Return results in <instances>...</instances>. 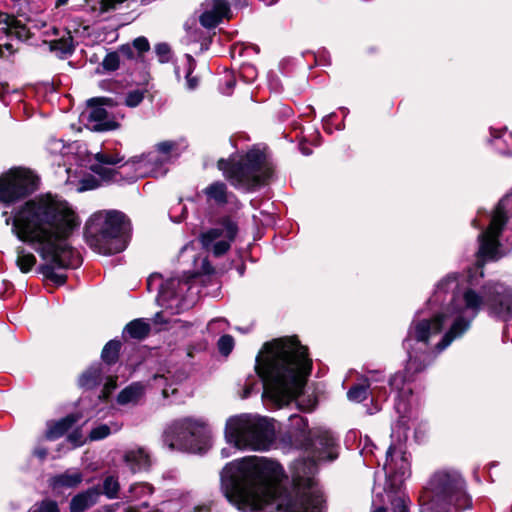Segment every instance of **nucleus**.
Here are the masks:
<instances>
[{"instance_id": "obj_1", "label": "nucleus", "mask_w": 512, "mask_h": 512, "mask_svg": "<svg viewBox=\"0 0 512 512\" xmlns=\"http://www.w3.org/2000/svg\"><path fill=\"white\" fill-rule=\"evenodd\" d=\"M512 208V192L505 195L486 215L489 225L478 235L477 265L466 273L452 272L434 286L425 304L427 312L418 316L410 331L412 364L429 363L437 352H444L453 342L462 339L472 328L482 309L495 320H512V286L501 281L483 282V264L506 254L500 241Z\"/></svg>"}, {"instance_id": "obj_2", "label": "nucleus", "mask_w": 512, "mask_h": 512, "mask_svg": "<svg viewBox=\"0 0 512 512\" xmlns=\"http://www.w3.org/2000/svg\"><path fill=\"white\" fill-rule=\"evenodd\" d=\"M12 233L30 245L43 263L39 272L57 286L66 282L67 276L58 270L80 265V256L67 239L78 226L77 216L67 202L50 195L37 197L15 207L9 216L2 214Z\"/></svg>"}, {"instance_id": "obj_3", "label": "nucleus", "mask_w": 512, "mask_h": 512, "mask_svg": "<svg viewBox=\"0 0 512 512\" xmlns=\"http://www.w3.org/2000/svg\"><path fill=\"white\" fill-rule=\"evenodd\" d=\"M312 360L308 349L296 337H282L264 343L255 360V371L261 380L248 377L242 399L263 388L262 398L273 408H282L302 392L310 375Z\"/></svg>"}, {"instance_id": "obj_4", "label": "nucleus", "mask_w": 512, "mask_h": 512, "mask_svg": "<svg viewBox=\"0 0 512 512\" xmlns=\"http://www.w3.org/2000/svg\"><path fill=\"white\" fill-rule=\"evenodd\" d=\"M282 466L265 457L248 456L228 463L221 472L226 499L241 511L262 509L276 501L282 481Z\"/></svg>"}, {"instance_id": "obj_5", "label": "nucleus", "mask_w": 512, "mask_h": 512, "mask_svg": "<svg viewBox=\"0 0 512 512\" xmlns=\"http://www.w3.org/2000/svg\"><path fill=\"white\" fill-rule=\"evenodd\" d=\"M291 426L305 441L306 458L293 464V481L297 487L307 486L308 490L289 502L284 512H322V494L313 488V475L317 471V463L333 461L337 458L336 440L332 433L322 427L308 429L305 418L290 416Z\"/></svg>"}, {"instance_id": "obj_6", "label": "nucleus", "mask_w": 512, "mask_h": 512, "mask_svg": "<svg viewBox=\"0 0 512 512\" xmlns=\"http://www.w3.org/2000/svg\"><path fill=\"white\" fill-rule=\"evenodd\" d=\"M471 505L466 482L454 470L433 473L420 497L421 512H452L468 509Z\"/></svg>"}, {"instance_id": "obj_7", "label": "nucleus", "mask_w": 512, "mask_h": 512, "mask_svg": "<svg viewBox=\"0 0 512 512\" xmlns=\"http://www.w3.org/2000/svg\"><path fill=\"white\" fill-rule=\"evenodd\" d=\"M85 230L87 243L94 251L112 255L127 247L131 226L121 212L100 211L89 218Z\"/></svg>"}, {"instance_id": "obj_8", "label": "nucleus", "mask_w": 512, "mask_h": 512, "mask_svg": "<svg viewBox=\"0 0 512 512\" xmlns=\"http://www.w3.org/2000/svg\"><path fill=\"white\" fill-rule=\"evenodd\" d=\"M424 312H427V309L425 307L416 312L408 328L407 336L403 341V346L408 354L405 370L396 372L388 380V384L391 391H394L396 393L395 410L399 415V419L392 427V437L396 436L399 442L405 441L407 439V431L409 429L408 422L410 416L408 414L410 412V409L408 399L412 395V388L410 386V382L412 381L413 377L416 374L421 373L425 369H427L435 361V359L442 353L437 352L433 359L429 361V363H420V365L424 364L423 367H418L417 365L412 364L413 351L410 343L408 342L410 338V331L418 316ZM418 356V358H420L419 360H421L423 357L421 355Z\"/></svg>"}, {"instance_id": "obj_9", "label": "nucleus", "mask_w": 512, "mask_h": 512, "mask_svg": "<svg viewBox=\"0 0 512 512\" xmlns=\"http://www.w3.org/2000/svg\"><path fill=\"white\" fill-rule=\"evenodd\" d=\"M225 440L238 450H267L274 440L269 419L256 414H239L226 420Z\"/></svg>"}, {"instance_id": "obj_10", "label": "nucleus", "mask_w": 512, "mask_h": 512, "mask_svg": "<svg viewBox=\"0 0 512 512\" xmlns=\"http://www.w3.org/2000/svg\"><path fill=\"white\" fill-rule=\"evenodd\" d=\"M218 168L237 189L253 190L265 184L273 174L272 166L267 162L260 149H251L239 159H220Z\"/></svg>"}, {"instance_id": "obj_11", "label": "nucleus", "mask_w": 512, "mask_h": 512, "mask_svg": "<svg viewBox=\"0 0 512 512\" xmlns=\"http://www.w3.org/2000/svg\"><path fill=\"white\" fill-rule=\"evenodd\" d=\"M196 275L184 273L183 277H171L161 281L158 274H152L147 279L148 290L159 289L158 304L172 314H178L194 306L199 289L195 285Z\"/></svg>"}, {"instance_id": "obj_12", "label": "nucleus", "mask_w": 512, "mask_h": 512, "mask_svg": "<svg viewBox=\"0 0 512 512\" xmlns=\"http://www.w3.org/2000/svg\"><path fill=\"white\" fill-rule=\"evenodd\" d=\"M211 431L203 418L184 417L171 422L164 431L163 442L170 450L202 453Z\"/></svg>"}, {"instance_id": "obj_13", "label": "nucleus", "mask_w": 512, "mask_h": 512, "mask_svg": "<svg viewBox=\"0 0 512 512\" xmlns=\"http://www.w3.org/2000/svg\"><path fill=\"white\" fill-rule=\"evenodd\" d=\"M37 177L27 169L13 168L0 176V202L10 205L37 189Z\"/></svg>"}, {"instance_id": "obj_14", "label": "nucleus", "mask_w": 512, "mask_h": 512, "mask_svg": "<svg viewBox=\"0 0 512 512\" xmlns=\"http://www.w3.org/2000/svg\"><path fill=\"white\" fill-rule=\"evenodd\" d=\"M238 231L237 221L230 216H224L200 235V242L207 252L220 257L229 251Z\"/></svg>"}, {"instance_id": "obj_15", "label": "nucleus", "mask_w": 512, "mask_h": 512, "mask_svg": "<svg viewBox=\"0 0 512 512\" xmlns=\"http://www.w3.org/2000/svg\"><path fill=\"white\" fill-rule=\"evenodd\" d=\"M176 143L174 141H163L156 145V153H149L140 157H134L125 162L123 166L135 170V175L129 178L133 182L138 177L151 175L153 177H162L167 173L166 164L169 161V153L174 150Z\"/></svg>"}, {"instance_id": "obj_16", "label": "nucleus", "mask_w": 512, "mask_h": 512, "mask_svg": "<svg viewBox=\"0 0 512 512\" xmlns=\"http://www.w3.org/2000/svg\"><path fill=\"white\" fill-rule=\"evenodd\" d=\"M386 475L385 491L396 492L402 483L410 476V462L401 445L392 444L386 452L383 466Z\"/></svg>"}, {"instance_id": "obj_17", "label": "nucleus", "mask_w": 512, "mask_h": 512, "mask_svg": "<svg viewBox=\"0 0 512 512\" xmlns=\"http://www.w3.org/2000/svg\"><path fill=\"white\" fill-rule=\"evenodd\" d=\"M87 127L92 131H111L119 127V123L108 114L105 107H113L117 102L108 97L92 98L88 100Z\"/></svg>"}, {"instance_id": "obj_18", "label": "nucleus", "mask_w": 512, "mask_h": 512, "mask_svg": "<svg viewBox=\"0 0 512 512\" xmlns=\"http://www.w3.org/2000/svg\"><path fill=\"white\" fill-rule=\"evenodd\" d=\"M95 162L90 164L92 172L105 182L118 183L121 181L119 171L114 167L124 160L118 152L102 150L94 155Z\"/></svg>"}, {"instance_id": "obj_19", "label": "nucleus", "mask_w": 512, "mask_h": 512, "mask_svg": "<svg viewBox=\"0 0 512 512\" xmlns=\"http://www.w3.org/2000/svg\"><path fill=\"white\" fill-rule=\"evenodd\" d=\"M207 201L213 202L217 206H224L230 204L233 208L238 209L240 203L233 193L227 191L225 183L216 181L208 185L203 190Z\"/></svg>"}, {"instance_id": "obj_20", "label": "nucleus", "mask_w": 512, "mask_h": 512, "mask_svg": "<svg viewBox=\"0 0 512 512\" xmlns=\"http://www.w3.org/2000/svg\"><path fill=\"white\" fill-rule=\"evenodd\" d=\"M230 7L225 0H213L200 16V23L205 28L216 27L224 17H229Z\"/></svg>"}, {"instance_id": "obj_21", "label": "nucleus", "mask_w": 512, "mask_h": 512, "mask_svg": "<svg viewBox=\"0 0 512 512\" xmlns=\"http://www.w3.org/2000/svg\"><path fill=\"white\" fill-rule=\"evenodd\" d=\"M363 382L370 389V397L372 401L376 402L375 410H380L378 402L386 401L388 397L384 374L381 371H368L363 379Z\"/></svg>"}, {"instance_id": "obj_22", "label": "nucleus", "mask_w": 512, "mask_h": 512, "mask_svg": "<svg viewBox=\"0 0 512 512\" xmlns=\"http://www.w3.org/2000/svg\"><path fill=\"white\" fill-rule=\"evenodd\" d=\"M123 461L132 473L146 470L151 464L150 455L143 447L127 449L124 452Z\"/></svg>"}, {"instance_id": "obj_23", "label": "nucleus", "mask_w": 512, "mask_h": 512, "mask_svg": "<svg viewBox=\"0 0 512 512\" xmlns=\"http://www.w3.org/2000/svg\"><path fill=\"white\" fill-rule=\"evenodd\" d=\"M100 495L101 490L98 487H92L77 494L71 500V512H84L98 502Z\"/></svg>"}, {"instance_id": "obj_24", "label": "nucleus", "mask_w": 512, "mask_h": 512, "mask_svg": "<svg viewBox=\"0 0 512 512\" xmlns=\"http://www.w3.org/2000/svg\"><path fill=\"white\" fill-rule=\"evenodd\" d=\"M146 386L141 382H133L125 387L117 396L119 405H137L144 397Z\"/></svg>"}, {"instance_id": "obj_25", "label": "nucleus", "mask_w": 512, "mask_h": 512, "mask_svg": "<svg viewBox=\"0 0 512 512\" xmlns=\"http://www.w3.org/2000/svg\"><path fill=\"white\" fill-rule=\"evenodd\" d=\"M83 480L82 473L77 469H68L63 473L57 474L50 479V485L53 489L74 488Z\"/></svg>"}, {"instance_id": "obj_26", "label": "nucleus", "mask_w": 512, "mask_h": 512, "mask_svg": "<svg viewBox=\"0 0 512 512\" xmlns=\"http://www.w3.org/2000/svg\"><path fill=\"white\" fill-rule=\"evenodd\" d=\"M78 420L74 414H70L58 421H51L47 423L45 437L48 440H56L63 436Z\"/></svg>"}, {"instance_id": "obj_27", "label": "nucleus", "mask_w": 512, "mask_h": 512, "mask_svg": "<svg viewBox=\"0 0 512 512\" xmlns=\"http://www.w3.org/2000/svg\"><path fill=\"white\" fill-rule=\"evenodd\" d=\"M21 30H24L23 27L17 25V21L14 17L6 14L0 13V41L4 36H8L10 34H16L18 37H21ZM2 46L11 52L12 45L9 43H0V56H3Z\"/></svg>"}, {"instance_id": "obj_28", "label": "nucleus", "mask_w": 512, "mask_h": 512, "mask_svg": "<svg viewBox=\"0 0 512 512\" xmlns=\"http://www.w3.org/2000/svg\"><path fill=\"white\" fill-rule=\"evenodd\" d=\"M195 68V61L192 56L186 54L183 63V69L180 66L175 67V75L178 80L181 78V74L184 75L186 79V89L194 90L198 86V78L192 76V72Z\"/></svg>"}, {"instance_id": "obj_29", "label": "nucleus", "mask_w": 512, "mask_h": 512, "mask_svg": "<svg viewBox=\"0 0 512 512\" xmlns=\"http://www.w3.org/2000/svg\"><path fill=\"white\" fill-rule=\"evenodd\" d=\"M102 380L101 364L90 366L79 378V385L85 389H92Z\"/></svg>"}, {"instance_id": "obj_30", "label": "nucleus", "mask_w": 512, "mask_h": 512, "mask_svg": "<svg viewBox=\"0 0 512 512\" xmlns=\"http://www.w3.org/2000/svg\"><path fill=\"white\" fill-rule=\"evenodd\" d=\"M16 265L22 273H28L36 264V257L33 253L26 251L23 247L16 250Z\"/></svg>"}, {"instance_id": "obj_31", "label": "nucleus", "mask_w": 512, "mask_h": 512, "mask_svg": "<svg viewBox=\"0 0 512 512\" xmlns=\"http://www.w3.org/2000/svg\"><path fill=\"white\" fill-rule=\"evenodd\" d=\"M150 331L149 323L144 321L143 319H135L128 323L125 327V332H127L130 337L135 339H143L145 338Z\"/></svg>"}, {"instance_id": "obj_32", "label": "nucleus", "mask_w": 512, "mask_h": 512, "mask_svg": "<svg viewBox=\"0 0 512 512\" xmlns=\"http://www.w3.org/2000/svg\"><path fill=\"white\" fill-rule=\"evenodd\" d=\"M121 429V425L118 423L100 424L90 431L89 439L91 441H98L108 437L112 432H118Z\"/></svg>"}, {"instance_id": "obj_33", "label": "nucleus", "mask_w": 512, "mask_h": 512, "mask_svg": "<svg viewBox=\"0 0 512 512\" xmlns=\"http://www.w3.org/2000/svg\"><path fill=\"white\" fill-rule=\"evenodd\" d=\"M121 342L110 340L103 348L101 353L102 360L107 364H113L118 360Z\"/></svg>"}, {"instance_id": "obj_34", "label": "nucleus", "mask_w": 512, "mask_h": 512, "mask_svg": "<svg viewBox=\"0 0 512 512\" xmlns=\"http://www.w3.org/2000/svg\"><path fill=\"white\" fill-rule=\"evenodd\" d=\"M119 490H120V483L116 476L108 475L104 478L101 493H103L107 498H109V499L117 498Z\"/></svg>"}, {"instance_id": "obj_35", "label": "nucleus", "mask_w": 512, "mask_h": 512, "mask_svg": "<svg viewBox=\"0 0 512 512\" xmlns=\"http://www.w3.org/2000/svg\"><path fill=\"white\" fill-rule=\"evenodd\" d=\"M129 495L126 497L130 500H140L153 493V487L148 483L132 484L128 490Z\"/></svg>"}, {"instance_id": "obj_36", "label": "nucleus", "mask_w": 512, "mask_h": 512, "mask_svg": "<svg viewBox=\"0 0 512 512\" xmlns=\"http://www.w3.org/2000/svg\"><path fill=\"white\" fill-rule=\"evenodd\" d=\"M370 396V389L363 382L353 385L347 392V397L352 402L360 403Z\"/></svg>"}, {"instance_id": "obj_37", "label": "nucleus", "mask_w": 512, "mask_h": 512, "mask_svg": "<svg viewBox=\"0 0 512 512\" xmlns=\"http://www.w3.org/2000/svg\"><path fill=\"white\" fill-rule=\"evenodd\" d=\"M51 49L55 51H59L61 54H71L73 52V40L70 33H67V36H63L61 39L53 41L51 44Z\"/></svg>"}, {"instance_id": "obj_38", "label": "nucleus", "mask_w": 512, "mask_h": 512, "mask_svg": "<svg viewBox=\"0 0 512 512\" xmlns=\"http://www.w3.org/2000/svg\"><path fill=\"white\" fill-rule=\"evenodd\" d=\"M145 97V92L142 90H133L127 93L124 103L130 108H135L141 104Z\"/></svg>"}, {"instance_id": "obj_39", "label": "nucleus", "mask_w": 512, "mask_h": 512, "mask_svg": "<svg viewBox=\"0 0 512 512\" xmlns=\"http://www.w3.org/2000/svg\"><path fill=\"white\" fill-rule=\"evenodd\" d=\"M217 345L219 352L224 356H228L234 348V339L230 335H223L218 340Z\"/></svg>"}, {"instance_id": "obj_40", "label": "nucleus", "mask_w": 512, "mask_h": 512, "mask_svg": "<svg viewBox=\"0 0 512 512\" xmlns=\"http://www.w3.org/2000/svg\"><path fill=\"white\" fill-rule=\"evenodd\" d=\"M119 64L120 56L117 52L108 53L102 62L103 68L107 71H115L119 68Z\"/></svg>"}, {"instance_id": "obj_41", "label": "nucleus", "mask_w": 512, "mask_h": 512, "mask_svg": "<svg viewBox=\"0 0 512 512\" xmlns=\"http://www.w3.org/2000/svg\"><path fill=\"white\" fill-rule=\"evenodd\" d=\"M429 431V425L425 421L417 422L414 427V438L416 442L421 443L425 440Z\"/></svg>"}, {"instance_id": "obj_42", "label": "nucleus", "mask_w": 512, "mask_h": 512, "mask_svg": "<svg viewBox=\"0 0 512 512\" xmlns=\"http://www.w3.org/2000/svg\"><path fill=\"white\" fill-rule=\"evenodd\" d=\"M227 325H228V322L226 321V319L215 318V319H212L207 324V330H208V332H210L212 334H216L221 331H224L226 329Z\"/></svg>"}, {"instance_id": "obj_43", "label": "nucleus", "mask_w": 512, "mask_h": 512, "mask_svg": "<svg viewBox=\"0 0 512 512\" xmlns=\"http://www.w3.org/2000/svg\"><path fill=\"white\" fill-rule=\"evenodd\" d=\"M155 52L162 63L168 62L170 58V47L166 43H158Z\"/></svg>"}, {"instance_id": "obj_44", "label": "nucleus", "mask_w": 512, "mask_h": 512, "mask_svg": "<svg viewBox=\"0 0 512 512\" xmlns=\"http://www.w3.org/2000/svg\"><path fill=\"white\" fill-rule=\"evenodd\" d=\"M99 181L95 179L94 177H85L81 180L80 186L78 187V191H87V190H93L99 186Z\"/></svg>"}, {"instance_id": "obj_45", "label": "nucleus", "mask_w": 512, "mask_h": 512, "mask_svg": "<svg viewBox=\"0 0 512 512\" xmlns=\"http://www.w3.org/2000/svg\"><path fill=\"white\" fill-rule=\"evenodd\" d=\"M34 512H59L56 502L51 500L42 501Z\"/></svg>"}, {"instance_id": "obj_46", "label": "nucleus", "mask_w": 512, "mask_h": 512, "mask_svg": "<svg viewBox=\"0 0 512 512\" xmlns=\"http://www.w3.org/2000/svg\"><path fill=\"white\" fill-rule=\"evenodd\" d=\"M392 506L394 512H408L406 500L403 497L397 496L393 498Z\"/></svg>"}, {"instance_id": "obj_47", "label": "nucleus", "mask_w": 512, "mask_h": 512, "mask_svg": "<svg viewBox=\"0 0 512 512\" xmlns=\"http://www.w3.org/2000/svg\"><path fill=\"white\" fill-rule=\"evenodd\" d=\"M133 47L139 52L143 53L149 50L150 45L147 38L141 36L133 41Z\"/></svg>"}, {"instance_id": "obj_48", "label": "nucleus", "mask_w": 512, "mask_h": 512, "mask_svg": "<svg viewBox=\"0 0 512 512\" xmlns=\"http://www.w3.org/2000/svg\"><path fill=\"white\" fill-rule=\"evenodd\" d=\"M256 69L251 65L243 66L241 69V76L245 79L247 82H251L256 77Z\"/></svg>"}, {"instance_id": "obj_49", "label": "nucleus", "mask_w": 512, "mask_h": 512, "mask_svg": "<svg viewBox=\"0 0 512 512\" xmlns=\"http://www.w3.org/2000/svg\"><path fill=\"white\" fill-rule=\"evenodd\" d=\"M116 385V379L111 377L107 378V381L105 382L104 389L100 397L107 399L109 394L116 388Z\"/></svg>"}, {"instance_id": "obj_50", "label": "nucleus", "mask_w": 512, "mask_h": 512, "mask_svg": "<svg viewBox=\"0 0 512 512\" xmlns=\"http://www.w3.org/2000/svg\"><path fill=\"white\" fill-rule=\"evenodd\" d=\"M67 440L72 444L73 447L81 446L84 443L82 434L79 431H74L69 434Z\"/></svg>"}, {"instance_id": "obj_51", "label": "nucleus", "mask_w": 512, "mask_h": 512, "mask_svg": "<svg viewBox=\"0 0 512 512\" xmlns=\"http://www.w3.org/2000/svg\"><path fill=\"white\" fill-rule=\"evenodd\" d=\"M33 455L35 457H37L39 460L43 461L46 459L47 455H48V450L46 447L42 446L41 444H38L34 449H33Z\"/></svg>"}, {"instance_id": "obj_52", "label": "nucleus", "mask_w": 512, "mask_h": 512, "mask_svg": "<svg viewBox=\"0 0 512 512\" xmlns=\"http://www.w3.org/2000/svg\"><path fill=\"white\" fill-rule=\"evenodd\" d=\"M503 339L504 341L512 343V323L507 324L503 331Z\"/></svg>"}, {"instance_id": "obj_53", "label": "nucleus", "mask_w": 512, "mask_h": 512, "mask_svg": "<svg viewBox=\"0 0 512 512\" xmlns=\"http://www.w3.org/2000/svg\"><path fill=\"white\" fill-rule=\"evenodd\" d=\"M133 48V46L131 47L129 45H124L121 47L120 53L127 58H132L134 56Z\"/></svg>"}, {"instance_id": "obj_54", "label": "nucleus", "mask_w": 512, "mask_h": 512, "mask_svg": "<svg viewBox=\"0 0 512 512\" xmlns=\"http://www.w3.org/2000/svg\"><path fill=\"white\" fill-rule=\"evenodd\" d=\"M504 129H494V128H490V136H491V139L490 141H494L496 139H499L502 137V135L504 134Z\"/></svg>"}, {"instance_id": "obj_55", "label": "nucleus", "mask_w": 512, "mask_h": 512, "mask_svg": "<svg viewBox=\"0 0 512 512\" xmlns=\"http://www.w3.org/2000/svg\"><path fill=\"white\" fill-rule=\"evenodd\" d=\"M125 0H103V5L106 9H114L116 5L124 2Z\"/></svg>"}, {"instance_id": "obj_56", "label": "nucleus", "mask_w": 512, "mask_h": 512, "mask_svg": "<svg viewBox=\"0 0 512 512\" xmlns=\"http://www.w3.org/2000/svg\"><path fill=\"white\" fill-rule=\"evenodd\" d=\"M121 507L120 503L104 506L99 512H116Z\"/></svg>"}, {"instance_id": "obj_57", "label": "nucleus", "mask_w": 512, "mask_h": 512, "mask_svg": "<svg viewBox=\"0 0 512 512\" xmlns=\"http://www.w3.org/2000/svg\"><path fill=\"white\" fill-rule=\"evenodd\" d=\"M167 380H168V378L165 377L164 375H155L154 376V381L160 382L159 385L166 384Z\"/></svg>"}, {"instance_id": "obj_58", "label": "nucleus", "mask_w": 512, "mask_h": 512, "mask_svg": "<svg viewBox=\"0 0 512 512\" xmlns=\"http://www.w3.org/2000/svg\"><path fill=\"white\" fill-rule=\"evenodd\" d=\"M270 87L271 89H273L275 92H277L279 90V87H280V84H279V81L277 79L275 80H271L270 81Z\"/></svg>"}, {"instance_id": "obj_59", "label": "nucleus", "mask_w": 512, "mask_h": 512, "mask_svg": "<svg viewBox=\"0 0 512 512\" xmlns=\"http://www.w3.org/2000/svg\"><path fill=\"white\" fill-rule=\"evenodd\" d=\"M473 226L476 228H481L483 226V221L481 220L480 216L475 218L472 222Z\"/></svg>"}, {"instance_id": "obj_60", "label": "nucleus", "mask_w": 512, "mask_h": 512, "mask_svg": "<svg viewBox=\"0 0 512 512\" xmlns=\"http://www.w3.org/2000/svg\"><path fill=\"white\" fill-rule=\"evenodd\" d=\"M155 322H157V323L166 322V320L163 318V312L156 313Z\"/></svg>"}, {"instance_id": "obj_61", "label": "nucleus", "mask_w": 512, "mask_h": 512, "mask_svg": "<svg viewBox=\"0 0 512 512\" xmlns=\"http://www.w3.org/2000/svg\"><path fill=\"white\" fill-rule=\"evenodd\" d=\"M300 149H301V152H302L304 155H306V156H308V155H310V154H311V150H310V149H308V148H307V147H305V146H301V147H300Z\"/></svg>"}, {"instance_id": "obj_62", "label": "nucleus", "mask_w": 512, "mask_h": 512, "mask_svg": "<svg viewBox=\"0 0 512 512\" xmlns=\"http://www.w3.org/2000/svg\"><path fill=\"white\" fill-rule=\"evenodd\" d=\"M221 455H222L223 458H226V457L230 456V454L228 453V450L225 449V448L221 450Z\"/></svg>"}, {"instance_id": "obj_63", "label": "nucleus", "mask_w": 512, "mask_h": 512, "mask_svg": "<svg viewBox=\"0 0 512 512\" xmlns=\"http://www.w3.org/2000/svg\"><path fill=\"white\" fill-rule=\"evenodd\" d=\"M53 144L56 146V148H58V147L63 148L64 147L61 141H55Z\"/></svg>"}, {"instance_id": "obj_64", "label": "nucleus", "mask_w": 512, "mask_h": 512, "mask_svg": "<svg viewBox=\"0 0 512 512\" xmlns=\"http://www.w3.org/2000/svg\"><path fill=\"white\" fill-rule=\"evenodd\" d=\"M373 512H386V509L383 507H379V508L375 509Z\"/></svg>"}]
</instances>
